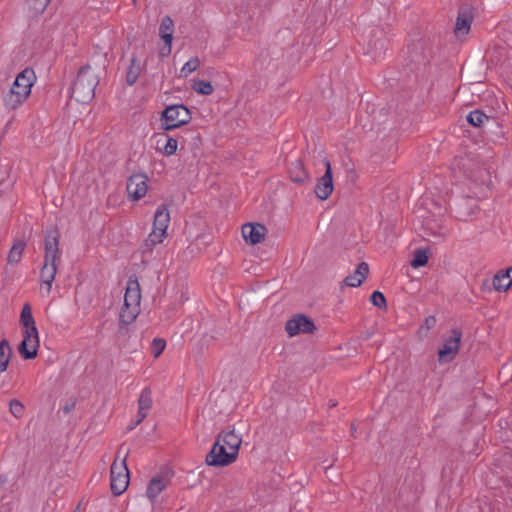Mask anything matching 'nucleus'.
Returning <instances> with one entry per match:
<instances>
[{"mask_svg":"<svg viewBox=\"0 0 512 512\" xmlns=\"http://www.w3.org/2000/svg\"><path fill=\"white\" fill-rule=\"evenodd\" d=\"M450 168L455 178H466L474 182L484 183L488 175L477 155L472 152L457 155Z\"/></svg>","mask_w":512,"mask_h":512,"instance_id":"obj_1","label":"nucleus"},{"mask_svg":"<svg viewBox=\"0 0 512 512\" xmlns=\"http://www.w3.org/2000/svg\"><path fill=\"white\" fill-rule=\"evenodd\" d=\"M35 79L36 75L32 68H25L21 71L4 97L5 106L9 109H16L23 104L31 93Z\"/></svg>","mask_w":512,"mask_h":512,"instance_id":"obj_2","label":"nucleus"},{"mask_svg":"<svg viewBox=\"0 0 512 512\" xmlns=\"http://www.w3.org/2000/svg\"><path fill=\"white\" fill-rule=\"evenodd\" d=\"M99 83L97 75L92 71L89 65L83 66L73 82L72 97L81 103H87L93 99L95 88Z\"/></svg>","mask_w":512,"mask_h":512,"instance_id":"obj_3","label":"nucleus"},{"mask_svg":"<svg viewBox=\"0 0 512 512\" xmlns=\"http://www.w3.org/2000/svg\"><path fill=\"white\" fill-rule=\"evenodd\" d=\"M189 109L183 104L168 106L161 115V127L165 131L185 125L191 120Z\"/></svg>","mask_w":512,"mask_h":512,"instance_id":"obj_4","label":"nucleus"},{"mask_svg":"<svg viewBox=\"0 0 512 512\" xmlns=\"http://www.w3.org/2000/svg\"><path fill=\"white\" fill-rule=\"evenodd\" d=\"M125 455H127V453ZM110 480L111 491L114 495L118 496L126 491L129 484V470L126 465V456H124L120 464L117 463V459L112 463Z\"/></svg>","mask_w":512,"mask_h":512,"instance_id":"obj_5","label":"nucleus"},{"mask_svg":"<svg viewBox=\"0 0 512 512\" xmlns=\"http://www.w3.org/2000/svg\"><path fill=\"white\" fill-rule=\"evenodd\" d=\"M39 348V335L36 325L23 328V340L18 346L21 356L26 359H34L37 357Z\"/></svg>","mask_w":512,"mask_h":512,"instance_id":"obj_6","label":"nucleus"},{"mask_svg":"<svg viewBox=\"0 0 512 512\" xmlns=\"http://www.w3.org/2000/svg\"><path fill=\"white\" fill-rule=\"evenodd\" d=\"M236 459L237 456L216 438L212 449L206 455L205 462L209 466L219 467L228 466L235 462Z\"/></svg>","mask_w":512,"mask_h":512,"instance_id":"obj_7","label":"nucleus"},{"mask_svg":"<svg viewBox=\"0 0 512 512\" xmlns=\"http://www.w3.org/2000/svg\"><path fill=\"white\" fill-rule=\"evenodd\" d=\"M474 16L475 8L472 5L465 3L459 7L454 28L457 38L461 39L469 33Z\"/></svg>","mask_w":512,"mask_h":512,"instance_id":"obj_8","label":"nucleus"},{"mask_svg":"<svg viewBox=\"0 0 512 512\" xmlns=\"http://www.w3.org/2000/svg\"><path fill=\"white\" fill-rule=\"evenodd\" d=\"M462 338V331L453 329L451 336L444 340L443 346L438 350L439 361L449 362L457 355Z\"/></svg>","mask_w":512,"mask_h":512,"instance_id":"obj_9","label":"nucleus"},{"mask_svg":"<svg viewBox=\"0 0 512 512\" xmlns=\"http://www.w3.org/2000/svg\"><path fill=\"white\" fill-rule=\"evenodd\" d=\"M285 329L290 337L300 333L311 334L316 330L314 322L303 314H297L286 322Z\"/></svg>","mask_w":512,"mask_h":512,"instance_id":"obj_10","label":"nucleus"},{"mask_svg":"<svg viewBox=\"0 0 512 512\" xmlns=\"http://www.w3.org/2000/svg\"><path fill=\"white\" fill-rule=\"evenodd\" d=\"M428 62V56L425 52V45L422 41H417L408 46L407 66L410 71L419 70Z\"/></svg>","mask_w":512,"mask_h":512,"instance_id":"obj_11","label":"nucleus"},{"mask_svg":"<svg viewBox=\"0 0 512 512\" xmlns=\"http://www.w3.org/2000/svg\"><path fill=\"white\" fill-rule=\"evenodd\" d=\"M325 173L321 176L315 185L314 192L320 200H326L333 192L334 185L332 180V168L328 159H324Z\"/></svg>","mask_w":512,"mask_h":512,"instance_id":"obj_12","label":"nucleus"},{"mask_svg":"<svg viewBox=\"0 0 512 512\" xmlns=\"http://www.w3.org/2000/svg\"><path fill=\"white\" fill-rule=\"evenodd\" d=\"M148 178L143 173L132 174L127 180L126 190L130 198L139 200L143 198L148 189Z\"/></svg>","mask_w":512,"mask_h":512,"instance_id":"obj_13","label":"nucleus"},{"mask_svg":"<svg viewBox=\"0 0 512 512\" xmlns=\"http://www.w3.org/2000/svg\"><path fill=\"white\" fill-rule=\"evenodd\" d=\"M59 239L60 232L57 228H51L45 234V259L47 261L56 262L59 259Z\"/></svg>","mask_w":512,"mask_h":512,"instance_id":"obj_14","label":"nucleus"},{"mask_svg":"<svg viewBox=\"0 0 512 512\" xmlns=\"http://www.w3.org/2000/svg\"><path fill=\"white\" fill-rule=\"evenodd\" d=\"M267 228L260 223H246L242 226V236L247 243L252 245L264 240Z\"/></svg>","mask_w":512,"mask_h":512,"instance_id":"obj_15","label":"nucleus"},{"mask_svg":"<svg viewBox=\"0 0 512 512\" xmlns=\"http://www.w3.org/2000/svg\"><path fill=\"white\" fill-rule=\"evenodd\" d=\"M141 289L138 279L135 276L129 277L124 296L125 306L140 307Z\"/></svg>","mask_w":512,"mask_h":512,"instance_id":"obj_16","label":"nucleus"},{"mask_svg":"<svg viewBox=\"0 0 512 512\" xmlns=\"http://www.w3.org/2000/svg\"><path fill=\"white\" fill-rule=\"evenodd\" d=\"M216 438L238 457L242 443V437L240 435L236 434L234 430H228L220 432Z\"/></svg>","mask_w":512,"mask_h":512,"instance_id":"obj_17","label":"nucleus"},{"mask_svg":"<svg viewBox=\"0 0 512 512\" xmlns=\"http://www.w3.org/2000/svg\"><path fill=\"white\" fill-rule=\"evenodd\" d=\"M368 273L369 265L366 262H361L358 264L353 274L344 278L343 284L349 287H358L367 278Z\"/></svg>","mask_w":512,"mask_h":512,"instance_id":"obj_18","label":"nucleus"},{"mask_svg":"<svg viewBox=\"0 0 512 512\" xmlns=\"http://www.w3.org/2000/svg\"><path fill=\"white\" fill-rule=\"evenodd\" d=\"M170 222V214L165 205L157 208L154 216L153 230L166 236V231Z\"/></svg>","mask_w":512,"mask_h":512,"instance_id":"obj_19","label":"nucleus"},{"mask_svg":"<svg viewBox=\"0 0 512 512\" xmlns=\"http://www.w3.org/2000/svg\"><path fill=\"white\" fill-rule=\"evenodd\" d=\"M57 273L56 262L44 260V265L41 268L40 279L41 282L47 285V291L50 292L52 282L55 279Z\"/></svg>","mask_w":512,"mask_h":512,"instance_id":"obj_20","label":"nucleus"},{"mask_svg":"<svg viewBox=\"0 0 512 512\" xmlns=\"http://www.w3.org/2000/svg\"><path fill=\"white\" fill-rule=\"evenodd\" d=\"M168 480L163 477H154L150 480L146 495L151 500L154 499L166 488Z\"/></svg>","mask_w":512,"mask_h":512,"instance_id":"obj_21","label":"nucleus"},{"mask_svg":"<svg viewBox=\"0 0 512 512\" xmlns=\"http://www.w3.org/2000/svg\"><path fill=\"white\" fill-rule=\"evenodd\" d=\"M174 22L170 16H164L159 27V35L167 44L172 43Z\"/></svg>","mask_w":512,"mask_h":512,"instance_id":"obj_22","label":"nucleus"},{"mask_svg":"<svg viewBox=\"0 0 512 512\" xmlns=\"http://www.w3.org/2000/svg\"><path fill=\"white\" fill-rule=\"evenodd\" d=\"M139 313L140 307L125 306L124 303L119 315V325L122 327L131 324Z\"/></svg>","mask_w":512,"mask_h":512,"instance_id":"obj_23","label":"nucleus"},{"mask_svg":"<svg viewBox=\"0 0 512 512\" xmlns=\"http://www.w3.org/2000/svg\"><path fill=\"white\" fill-rule=\"evenodd\" d=\"M26 247V242L24 240L17 239L14 241L7 257V261L9 264H17L21 261L23 252Z\"/></svg>","mask_w":512,"mask_h":512,"instance_id":"obj_24","label":"nucleus"},{"mask_svg":"<svg viewBox=\"0 0 512 512\" xmlns=\"http://www.w3.org/2000/svg\"><path fill=\"white\" fill-rule=\"evenodd\" d=\"M11 355L12 348L9 341L2 339L0 342V374L7 370Z\"/></svg>","mask_w":512,"mask_h":512,"instance_id":"obj_25","label":"nucleus"},{"mask_svg":"<svg viewBox=\"0 0 512 512\" xmlns=\"http://www.w3.org/2000/svg\"><path fill=\"white\" fill-rule=\"evenodd\" d=\"M290 178L295 183H304L308 179V173L305 171L303 164L297 161L292 168L289 169Z\"/></svg>","mask_w":512,"mask_h":512,"instance_id":"obj_26","label":"nucleus"},{"mask_svg":"<svg viewBox=\"0 0 512 512\" xmlns=\"http://www.w3.org/2000/svg\"><path fill=\"white\" fill-rule=\"evenodd\" d=\"M467 122L474 126V127H482L486 122H489L491 118L487 116L483 111L481 110H474L471 111L467 117Z\"/></svg>","mask_w":512,"mask_h":512,"instance_id":"obj_27","label":"nucleus"},{"mask_svg":"<svg viewBox=\"0 0 512 512\" xmlns=\"http://www.w3.org/2000/svg\"><path fill=\"white\" fill-rule=\"evenodd\" d=\"M140 64L137 62V58L135 56H132L130 60V66L128 67L127 73H126V82L128 85H133L138 80V77L140 75Z\"/></svg>","mask_w":512,"mask_h":512,"instance_id":"obj_28","label":"nucleus"},{"mask_svg":"<svg viewBox=\"0 0 512 512\" xmlns=\"http://www.w3.org/2000/svg\"><path fill=\"white\" fill-rule=\"evenodd\" d=\"M165 235H162V233H159L155 230H153L147 237V239L144 242L143 245V254L145 253H151L154 246L162 243L163 239L165 238Z\"/></svg>","mask_w":512,"mask_h":512,"instance_id":"obj_29","label":"nucleus"},{"mask_svg":"<svg viewBox=\"0 0 512 512\" xmlns=\"http://www.w3.org/2000/svg\"><path fill=\"white\" fill-rule=\"evenodd\" d=\"M493 287L497 291H507L512 285V280H509L504 271H499L493 277Z\"/></svg>","mask_w":512,"mask_h":512,"instance_id":"obj_30","label":"nucleus"},{"mask_svg":"<svg viewBox=\"0 0 512 512\" xmlns=\"http://www.w3.org/2000/svg\"><path fill=\"white\" fill-rule=\"evenodd\" d=\"M152 391L149 387H145L138 399V408L148 412L152 407Z\"/></svg>","mask_w":512,"mask_h":512,"instance_id":"obj_31","label":"nucleus"},{"mask_svg":"<svg viewBox=\"0 0 512 512\" xmlns=\"http://www.w3.org/2000/svg\"><path fill=\"white\" fill-rule=\"evenodd\" d=\"M20 323L23 328H27L29 326L35 325V320L32 315V308L29 303H25L23 305L21 315H20Z\"/></svg>","mask_w":512,"mask_h":512,"instance_id":"obj_32","label":"nucleus"},{"mask_svg":"<svg viewBox=\"0 0 512 512\" xmlns=\"http://www.w3.org/2000/svg\"><path fill=\"white\" fill-rule=\"evenodd\" d=\"M192 89L201 95H211L214 90L212 84L205 80L194 81Z\"/></svg>","mask_w":512,"mask_h":512,"instance_id":"obj_33","label":"nucleus"},{"mask_svg":"<svg viewBox=\"0 0 512 512\" xmlns=\"http://www.w3.org/2000/svg\"><path fill=\"white\" fill-rule=\"evenodd\" d=\"M427 262H428L427 251L423 250V249H417L415 251L414 257H413L412 261L410 262V264L413 268H419V267L426 265Z\"/></svg>","mask_w":512,"mask_h":512,"instance_id":"obj_34","label":"nucleus"},{"mask_svg":"<svg viewBox=\"0 0 512 512\" xmlns=\"http://www.w3.org/2000/svg\"><path fill=\"white\" fill-rule=\"evenodd\" d=\"M161 136L165 140V144L163 146V153L167 156H171V155L175 154L177 151V147H178L177 140L172 137H169L166 134H162Z\"/></svg>","mask_w":512,"mask_h":512,"instance_id":"obj_35","label":"nucleus"},{"mask_svg":"<svg viewBox=\"0 0 512 512\" xmlns=\"http://www.w3.org/2000/svg\"><path fill=\"white\" fill-rule=\"evenodd\" d=\"M200 65V60L198 57L191 58L187 61L181 69V74L184 77H187L190 73L197 70Z\"/></svg>","mask_w":512,"mask_h":512,"instance_id":"obj_36","label":"nucleus"},{"mask_svg":"<svg viewBox=\"0 0 512 512\" xmlns=\"http://www.w3.org/2000/svg\"><path fill=\"white\" fill-rule=\"evenodd\" d=\"M371 303L379 309H387L386 298L380 291H374L370 296Z\"/></svg>","mask_w":512,"mask_h":512,"instance_id":"obj_37","label":"nucleus"},{"mask_svg":"<svg viewBox=\"0 0 512 512\" xmlns=\"http://www.w3.org/2000/svg\"><path fill=\"white\" fill-rule=\"evenodd\" d=\"M9 409H10L11 414L13 416H15L16 418L22 417V415L24 413V405L16 399H12L10 401Z\"/></svg>","mask_w":512,"mask_h":512,"instance_id":"obj_38","label":"nucleus"},{"mask_svg":"<svg viewBox=\"0 0 512 512\" xmlns=\"http://www.w3.org/2000/svg\"><path fill=\"white\" fill-rule=\"evenodd\" d=\"M165 346H166V342H165L164 339L155 338L152 341L151 348H152V353H153L155 358H157V357H159L161 355V353L165 349Z\"/></svg>","mask_w":512,"mask_h":512,"instance_id":"obj_39","label":"nucleus"},{"mask_svg":"<svg viewBox=\"0 0 512 512\" xmlns=\"http://www.w3.org/2000/svg\"><path fill=\"white\" fill-rule=\"evenodd\" d=\"M470 203L474 204V199L471 198V197H467L463 201H461V202H459L457 204V211H458L459 217L465 218V217H467V216H469L471 214L470 210L469 211H464L463 210L464 204H466L468 206H471Z\"/></svg>","mask_w":512,"mask_h":512,"instance_id":"obj_40","label":"nucleus"},{"mask_svg":"<svg viewBox=\"0 0 512 512\" xmlns=\"http://www.w3.org/2000/svg\"><path fill=\"white\" fill-rule=\"evenodd\" d=\"M436 324V318L434 316H428L425 321H424V324L420 327V331L422 330H426V331H429L430 329H432Z\"/></svg>","mask_w":512,"mask_h":512,"instance_id":"obj_41","label":"nucleus"},{"mask_svg":"<svg viewBox=\"0 0 512 512\" xmlns=\"http://www.w3.org/2000/svg\"><path fill=\"white\" fill-rule=\"evenodd\" d=\"M147 415H148V412H146L144 410H140L138 408L137 420L131 426H129V430H132L136 426H138L147 417Z\"/></svg>","mask_w":512,"mask_h":512,"instance_id":"obj_42","label":"nucleus"},{"mask_svg":"<svg viewBox=\"0 0 512 512\" xmlns=\"http://www.w3.org/2000/svg\"><path fill=\"white\" fill-rule=\"evenodd\" d=\"M171 45L172 43L167 44L164 42V46L160 49V55L162 57L168 56L171 53Z\"/></svg>","mask_w":512,"mask_h":512,"instance_id":"obj_43","label":"nucleus"},{"mask_svg":"<svg viewBox=\"0 0 512 512\" xmlns=\"http://www.w3.org/2000/svg\"><path fill=\"white\" fill-rule=\"evenodd\" d=\"M383 48H384V41L383 40H377L373 44V49L375 50V52H377L378 50H382Z\"/></svg>","mask_w":512,"mask_h":512,"instance_id":"obj_44","label":"nucleus"},{"mask_svg":"<svg viewBox=\"0 0 512 512\" xmlns=\"http://www.w3.org/2000/svg\"><path fill=\"white\" fill-rule=\"evenodd\" d=\"M75 406V402L72 401L71 403H67L64 407H63V412L65 414H68L72 411V409L74 408Z\"/></svg>","mask_w":512,"mask_h":512,"instance_id":"obj_45","label":"nucleus"},{"mask_svg":"<svg viewBox=\"0 0 512 512\" xmlns=\"http://www.w3.org/2000/svg\"><path fill=\"white\" fill-rule=\"evenodd\" d=\"M355 431H356V426H355V424H354V423H352V424H351V432H352V434H354V433H355Z\"/></svg>","mask_w":512,"mask_h":512,"instance_id":"obj_46","label":"nucleus"},{"mask_svg":"<svg viewBox=\"0 0 512 512\" xmlns=\"http://www.w3.org/2000/svg\"><path fill=\"white\" fill-rule=\"evenodd\" d=\"M27 349H31V343L27 342Z\"/></svg>","mask_w":512,"mask_h":512,"instance_id":"obj_47","label":"nucleus"},{"mask_svg":"<svg viewBox=\"0 0 512 512\" xmlns=\"http://www.w3.org/2000/svg\"><path fill=\"white\" fill-rule=\"evenodd\" d=\"M78 510H79V506L77 507V509L74 512H77Z\"/></svg>","mask_w":512,"mask_h":512,"instance_id":"obj_48","label":"nucleus"},{"mask_svg":"<svg viewBox=\"0 0 512 512\" xmlns=\"http://www.w3.org/2000/svg\"><path fill=\"white\" fill-rule=\"evenodd\" d=\"M133 2L135 3V2H136V0H133Z\"/></svg>","mask_w":512,"mask_h":512,"instance_id":"obj_49","label":"nucleus"}]
</instances>
